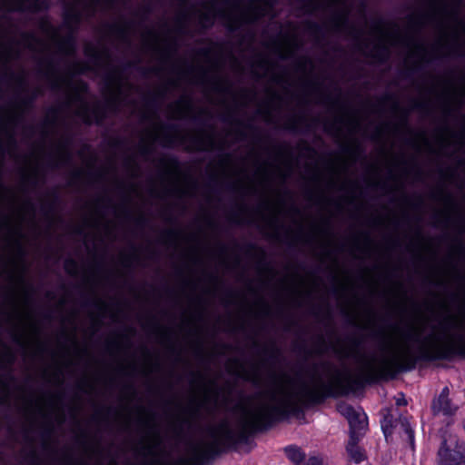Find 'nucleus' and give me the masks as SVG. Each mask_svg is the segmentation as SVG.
<instances>
[{
    "label": "nucleus",
    "mask_w": 465,
    "mask_h": 465,
    "mask_svg": "<svg viewBox=\"0 0 465 465\" xmlns=\"http://www.w3.org/2000/svg\"><path fill=\"white\" fill-rule=\"evenodd\" d=\"M180 77L181 78H187V77H189L188 72L187 71H183L182 72V75Z\"/></svg>",
    "instance_id": "c85d7f7f"
},
{
    "label": "nucleus",
    "mask_w": 465,
    "mask_h": 465,
    "mask_svg": "<svg viewBox=\"0 0 465 465\" xmlns=\"http://www.w3.org/2000/svg\"><path fill=\"white\" fill-rule=\"evenodd\" d=\"M307 60L306 59H303L302 60L299 64H298V69H297V73L305 76L306 74V71H307Z\"/></svg>",
    "instance_id": "5701e85b"
},
{
    "label": "nucleus",
    "mask_w": 465,
    "mask_h": 465,
    "mask_svg": "<svg viewBox=\"0 0 465 465\" xmlns=\"http://www.w3.org/2000/svg\"><path fill=\"white\" fill-rule=\"evenodd\" d=\"M41 8L40 0H0V10H37Z\"/></svg>",
    "instance_id": "f8f14e48"
},
{
    "label": "nucleus",
    "mask_w": 465,
    "mask_h": 465,
    "mask_svg": "<svg viewBox=\"0 0 465 465\" xmlns=\"http://www.w3.org/2000/svg\"><path fill=\"white\" fill-rule=\"evenodd\" d=\"M438 457L440 465H465V445L454 438L444 439Z\"/></svg>",
    "instance_id": "39448f33"
},
{
    "label": "nucleus",
    "mask_w": 465,
    "mask_h": 465,
    "mask_svg": "<svg viewBox=\"0 0 465 465\" xmlns=\"http://www.w3.org/2000/svg\"><path fill=\"white\" fill-rule=\"evenodd\" d=\"M432 409L435 413H443L444 415H451L456 411V407L452 405L449 399V389L444 388L439 398L433 401Z\"/></svg>",
    "instance_id": "2eb2a0df"
},
{
    "label": "nucleus",
    "mask_w": 465,
    "mask_h": 465,
    "mask_svg": "<svg viewBox=\"0 0 465 465\" xmlns=\"http://www.w3.org/2000/svg\"><path fill=\"white\" fill-rule=\"evenodd\" d=\"M377 36L371 55L381 61L389 57L391 47L402 48L406 53V64L413 66L450 54L443 15L435 8L417 16L404 34L399 28L391 32L379 29Z\"/></svg>",
    "instance_id": "7ed1b4c3"
},
{
    "label": "nucleus",
    "mask_w": 465,
    "mask_h": 465,
    "mask_svg": "<svg viewBox=\"0 0 465 465\" xmlns=\"http://www.w3.org/2000/svg\"><path fill=\"white\" fill-rule=\"evenodd\" d=\"M164 133V128L162 125L156 124L153 127V129L149 132L147 141L143 140V144L140 147L141 154L143 156H148L153 149V145L155 142L163 143L166 145L171 143V141L163 142L161 140L162 134Z\"/></svg>",
    "instance_id": "4468645a"
},
{
    "label": "nucleus",
    "mask_w": 465,
    "mask_h": 465,
    "mask_svg": "<svg viewBox=\"0 0 465 465\" xmlns=\"http://www.w3.org/2000/svg\"><path fill=\"white\" fill-rule=\"evenodd\" d=\"M338 411L347 420L351 419V417L356 413V411L347 403H340L338 405Z\"/></svg>",
    "instance_id": "aec40b11"
},
{
    "label": "nucleus",
    "mask_w": 465,
    "mask_h": 465,
    "mask_svg": "<svg viewBox=\"0 0 465 465\" xmlns=\"http://www.w3.org/2000/svg\"><path fill=\"white\" fill-rule=\"evenodd\" d=\"M381 428L386 439H388V436L393 432L399 435L404 433L407 436V440H409L411 449H414L413 430L406 418L400 416L399 419L394 420L391 414H387L384 416Z\"/></svg>",
    "instance_id": "6e6552de"
},
{
    "label": "nucleus",
    "mask_w": 465,
    "mask_h": 465,
    "mask_svg": "<svg viewBox=\"0 0 465 465\" xmlns=\"http://www.w3.org/2000/svg\"><path fill=\"white\" fill-rule=\"evenodd\" d=\"M268 50L282 59L294 54L300 45V41L295 33L290 35L281 33L265 42Z\"/></svg>",
    "instance_id": "423d86ee"
},
{
    "label": "nucleus",
    "mask_w": 465,
    "mask_h": 465,
    "mask_svg": "<svg viewBox=\"0 0 465 465\" xmlns=\"http://www.w3.org/2000/svg\"><path fill=\"white\" fill-rule=\"evenodd\" d=\"M418 139L420 141V143L416 144V147H417L418 150H421L422 147H425V148H428V149L431 150L430 149V141H429V139L426 137V135L424 134H420L418 135Z\"/></svg>",
    "instance_id": "412c9836"
},
{
    "label": "nucleus",
    "mask_w": 465,
    "mask_h": 465,
    "mask_svg": "<svg viewBox=\"0 0 465 465\" xmlns=\"http://www.w3.org/2000/svg\"><path fill=\"white\" fill-rule=\"evenodd\" d=\"M307 465H322V460L313 457L309 460Z\"/></svg>",
    "instance_id": "393cba45"
},
{
    "label": "nucleus",
    "mask_w": 465,
    "mask_h": 465,
    "mask_svg": "<svg viewBox=\"0 0 465 465\" xmlns=\"http://www.w3.org/2000/svg\"><path fill=\"white\" fill-rule=\"evenodd\" d=\"M437 142L439 151L442 153H448L450 146H453V150H460L463 146L464 134L461 132L444 127L437 134Z\"/></svg>",
    "instance_id": "1a4fd4ad"
},
{
    "label": "nucleus",
    "mask_w": 465,
    "mask_h": 465,
    "mask_svg": "<svg viewBox=\"0 0 465 465\" xmlns=\"http://www.w3.org/2000/svg\"><path fill=\"white\" fill-rule=\"evenodd\" d=\"M289 459L296 465H300L305 459V454L298 448L290 447L286 449Z\"/></svg>",
    "instance_id": "6ab92c4d"
},
{
    "label": "nucleus",
    "mask_w": 465,
    "mask_h": 465,
    "mask_svg": "<svg viewBox=\"0 0 465 465\" xmlns=\"http://www.w3.org/2000/svg\"><path fill=\"white\" fill-rule=\"evenodd\" d=\"M252 72L258 77L272 78L278 84H289L291 81L287 72H280L267 57H259L252 65Z\"/></svg>",
    "instance_id": "0eeeda50"
},
{
    "label": "nucleus",
    "mask_w": 465,
    "mask_h": 465,
    "mask_svg": "<svg viewBox=\"0 0 465 465\" xmlns=\"http://www.w3.org/2000/svg\"><path fill=\"white\" fill-rule=\"evenodd\" d=\"M205 58H206V60H207L208 62H210V59H211V58H210V55H209V54H206V56H205Z\"/></svg>",
    "instance_id": "7c9ffc66"
},
{
    "label": "nucleus",
    "mask_w": 465,
    "mask_h": 465,
    "mask_svg": "<svg viewBox=\"0 0 465 465\" xmlns=\"http://www.w3.org/2000/svg\"><path fill=\"white\" fill-rule=\"evenodd\" d=\"M251 379L261 387V391L241 408L237 431L230 427L227 420L210 425L207 428L210 440H201L191 446L196 460L208 459L218 451L221 444L263 428L274 418L295 411L300 404L321 401L341 383V374L334 366L325 362L314 366L301 378H292L274 371H268L262 376L256 370Z\"/></svg>",
    "instance_id": "f257e3e1"
},
{
    "label": "nucleus",
    "mask_w": 465,
    "mask_h": 465,
    "mask_svg": "<svg viewBox=\"0 0 465 465\" xmlns=\"http://www.w3.org/2000/svg\"><path fill=\"white\" fill-rule=\"evenodd\" d=\"M201 71H203V72H202V73H203V75L201 76V79H200V80H201V81H205V80H206V78L208 77V75H207V72H206L203 68H201Z\"/></svg>",
    "instance_id": "bb28decb"
},
{
    "label": "nucleus",
    "mask_w": 465,
    "mask_h": 465,
    "mask_svg": "<svg viewBox=\"0 0 465 465\" xmlns=\"http://www.w3.org/2000/svg\"><path fill=\"white\" fill-rule=\"evenodd\" d=\"M329 9L332 13L331 27L336 32L345 31L348 26V3L345 0H332Z\"/></svg>",
    "instance_id": "9d476101"
},
{
    "label": "nucleus",
    "mask_w": 465,
    "mask_h": 465,
    "mask_svg": "<svg viewBox=\"0 0 465 465\" xmlns=\"http://www.w3.org/2000/svg\"><path fill=\"white\" fill-rule=\"evenodd\" d=\"M351 427V437H356V432L364 430L367 426V418L365 414L356 411V413L348 420Z\"/></svg>",
    "instance_id": "f3484780"
},
{
    "label": "nucleus",
    "mask_w": 465,
    "mask_h": 465,
    "mask_svg": "<svg viewBox=\"0 0 465 465\" xmlns=\"http://www.w3.org/2000/svg\"><path fill=\"white\" fill-rule=\"evenodd\" d=\"M407 401L404 398H401L397 400V405H406Z\"/></svg>",
    "instance_id": "cd10ccee"
},
{
    "label": "nucleus",
    "mask_w": 465,
    "mask_h": 465,
    "mask_svg": "<svg viewBox=\"0 0 465 465\" xmlns=\"http://www.w3.org/2000/svg\"><path fill=\"white\" fill-rule=\"evenodd\" d=\"M292 163L291 161H287L286 166L284 170L279 169L274 164L269 162H260L257 161L254 166V173L252 177H249L247 174H243V176H247V189L250 192H256L259 187H265L271 180L272 173L275 171L279 173V174L285 178L289 173L291 172Z\"/></svg>",
    "instance_id": "20e7f679"
},
{
    "label": "nucleus",
    "mask_w": 465,
    "mask_h": 465,
    "mask_svg": "<svg viewBox=\"0 0 465 465\" xmlns=\"http://www.w3.org/2000/svg\"><path fill=\"white\" fill-rule=\"evenodd\" d=\"M202 419V403L198 402L189 404L177 416V421L181 426H185L188 429L194 427Z\"/></svg>",
    "instance_id": "9b49d317"
},
{
    "label": "nucleus",
    "mask_w": 465,
    "mask_h": 465,
    "mask_svg": "<svg viewBox=\"0 0 465 465\" xmlns=\"http://www.w3.org/2000/svg\"><path fill=\"white\" fill-rule=\"evenodd\" d=\"M64 267H65V270L70 274H76L77 273L78 267H77L76 262H74V261H71V260L65 261Z\"/></svg>",
    "instance_id": "4be33fe9"
},
{
    "label": "nucleus",
    "mask_w": 465,
    "mask_h": 465,
    "mask_svg": "<svg viewBox=\"0 0 465 465\" xmlns=\"http://www.w3.org/2000/svg\"><path fill=\"white\" fill-rule=\"evenodd\" d=\"M192 114V104L187 98H181L170 106L169 114L173 118H185Z\"/></svg>",
    "instance_id": "dca6fc26"
},
{
    "label": "nucleus",
    "mask_w": 465,
    "mask_h": 465,
    "mask_svg": "<svg viewBox=\"0 0 465 465\" xmlns=\"http://www.w3.org/2000/svg\"><path fill=\"white\" fill-rule=\"evenodd\" d=\"M210 67H212V68H217V67H218V64H215V63L211 62Z\"/></svg>",
    "instance_id": "c756f323"
},
{
    "label": "nucleus",
    "mask_w": 465,
    "mask_h": 465,
    "mask_svg": "<svg viewBox=\"0 0 465 465\" xmlns=\"http://www.w3.org/2000/svg\"><path fill=\"white\" fill-rule=\"evenodd\" d=\"M119 37L125 43H129L130 42V38H129V35H128V32L126 29H123L121 32H120V35H119Z\"/></svg>",
    "instance_id": "b1692460"
},
{
    "label": "nucleus",
    "mask_w": 465,
    "mask_h": 465,
    "mask_svg": "<svg viewBox=\"0 0 465 465\" xmlns=\"http://www.w3.org/2000/svg\"><path fill=\"white\" fill-rule=\"evenodd\" d=\"M453 94H463L465 95V86H463L460 90H458L456 87H451V90H450Z\"/></svg>",
    "instance_id": "a878e982"
},
{
    "label": "nucleus",
    "mask_w": 465,
    "mask_h": 465,
    "mask_svg": "<svg viewBox=\"0 0 465 465\" xmlns=\"http://www.w3.org/2000/svg\"><path fill=\"white\" fill-rule=\"evenodd\" d=\"M71 159V152L67 143H63L59 145L57 151V159L55 160V165H64L69 163Z\"/></svg>",
    "instance_id": "a211bd4d"
},
{
    "label": "nucleus",
    "mask_w": 465,
    "mask_h": 465,
    "mask_svg": "<svg viewBox=\"0 0 465 465\" xmlns=\"http://www.w3.org/2000/svg\"><path fill=\"white\" fill-rule=\"evenodd\" d=\"M272 3L269 0H207L200 8L181 12L170 26L148 29L143 35V48L152 52L164 63H171L178 45V37L191 33L190 25L198 22L208 27L217 17L231 30L251 24L259 17L270 15Z\"/></svg>",
    "instance_id": "f03ea898"
},
{
    "label": "nucleus",
    "mask_w": 465,
    "mask_h": 465,
    "mask_svg": "<svg viewBox=\"0 0 465 465\" xmlns=\"http://www.w3.org/2000/svg\"><path fill=\"white\" fill-rule=\"evenodd\" d=\"M361 127V123L355 115H351L347 112L342 113L337 116L334 123V129L338 135L347 129L350 133L357 132Z\"/></svg>",
    "instance_id": "ddd939ff"
}]
</instances>
